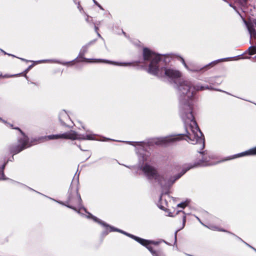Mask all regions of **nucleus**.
<instances>
[{"label": "nucleus", "mask_w": 256, "mask_h": 256, "mask_svg": "<svg viewBox=\"0 0 256 256\" xmlns=\"http://www.w3.org/2000/svg\"><path fill=\"white\" fill-rule=\"evenodd\" d=\"M186 206V202H182V203H180V204H178V207H180L182 208H184L185 206Z\"/></svg>", "instance_id": "19"}, {"label": "nucleus", "mask_w": 256, "mask_h": 256, "mask_svg": "<svg viewBox=\"0 0 256 256\" xmlns=\"http://www.w3.org/2000/svg\"><path fill=\"white\" fill-rule=\"evenodd\" d=\"M208 228H209L210 229V230H219L218 228V227L216 226H212V225H210L208 226H207ZM222 231H224V230H221Z\"/></svg>", "instance_id": "17"}, {"label": "nucleus", "mask_w": 256, "mask_h": 256, "mask_svg": "<svg viewBox=\"0 0 256 256\" xmlns=\"http://www.w3.org/2000/svg\"><path fill=\"white\" fill-rule=\"evenodd\" d=\"M159 176H159V177H158V179H159V180H158V179H157V180H156L157 181H158V182H159L161 184H164L162 182V180L164 179V178L163 176H160V175H159ZM164 184H166V183H165Z\"/></svg>", "instance_id": "18"}, {"label": "nucleus", "mask_w": 256, "mask_h": 256, "mask_svg": "<svg viewBox=\"0 0 256 256\" xmlns=\"http://www.w3.org/2000/svg\"><path fill=\"white\" fill-rule=\"evenodd\" d=\"M181 116L185 124L186 136L188 142L198 146L197 150H202L204 147V136L199 129L192 113V107L190 104H185L181 111Z\"/></svg>", "instance_id": "1"}, {"label": "nucleus", "mask_w": 256, "mask_h": 256, "mask_svg": "<svg viewBox=\"0 0 256 256\" xmlns=\"http://www.w3.org/2000/svg\"><path fill=\"white\" fill-rule=\"evenodd\" d=\"M4 179H5V178H4V174L3 172H2L1 173L0 176V180H4Z\"/></svg>", "instance_id": "23"}, {"label": "nucleus", "mask_w": 256, "mask_h": 256, "mask_svg": "<svg viewBox=\"0 0 256 256\" xmlns=\"http://www.w3.org/2000/svg\"><path fill=\"white\" fill-rule=\"evenodd\" d=\"M68 206L70 208H72V209L74 210H75L77 211V210H76V208H74V207L72 206Z\"/></svg>", "instance_id": "24"}, {"label": "nucleus", "mask_w": 256, "mask_h": 256, "mask_svg": "<svg viewBox=\"0 0 256 256\" xmlns=\"http://www.w3.org/2000/svg\"><path fill=\"white\" fill-rule=\"evenodd\" d=\"M249 33L252 37L256 38V20H254L248 22L244 20Z\"/></svg>", "instance_id": "13"}, {"label": "nucleus", "mask_w": 256, "mask_h": 256, "mask_svg": "<svg viewBox=\"0 0 256 256\" xmlns=\"http://www.w3.org/2000/svg\"><path fill=\"white\" fill-rule=\"evenodd\" d=\"M0 120H2V119L0 118Z\"/></svg>", "instance_id": "33"}, {"label": "nucleus", "mask_w": 256, "mask_h": 256, "mask_svg": "<svg viewBox=\"0 0 256 256\" xmlns=\"http://www.w3.org/2000/svg\"><path fill=\"white\" fill-rule=\"evenodd\" d=\"M178 213H182V222H183L182 227H184V224H185L186 222V214H184V212L178 211Z\"/></svg>", "instance_id": "16"}, {"label": "nucleus", "mask_w": 256, "mask_h": 256, "mask_svg": "<svg viewBox=\"0 0 256 256\" xmlns=\"http://www.w3.org/2000/svg\"><path fill=\"white\" fill-rule=\"evenodd\" d=\"M92 217L95 222H98L99 224H102L106 228V230H107L108 232L116 231V232H122V234H124L126 235H128V236H130V237L134 239L136 241H137L140 244L142 245L146 246L149 250V251L151 252V254H152V255L153 256H160V255L157 252H156L153 250L152 246H151V244L150 243V242H149V240H144V239H142V238L134 236L130 234H128L126 233V232H123L120 230L115 228L114 227H112L111 226H110L106 224L104 222H102L100 221V220H98L95 216H92Z\"/></svg>", "instance_id": "5"}, {"label": "nucleus", "mask_w": 256, "mask_h": 256, "mask_svg": "<svg viewBox=\"0 0 256 256\" xmlns=\"http://www.w3.org/2000/svg\"><path fill=\"white\" fill-rule=\"evenodd\" d=\"M180 60L182 61V63L184 65V67L188 69V70H189L188 66L186 65V64L185 62H184V59L182 58H180Z\"/></svg>", "instance_id": "20"}, {"label": "nucleus", "mask_w": 256, "mask_h": 256, "mask_svg": "<svg viewBox=\"0 0 256 256\" xmlns=\"http://www.w3.org/2000/svg\"><path fill=\"white\" fill-rule=\"evenodd\" d=\"M4 166H5V164H4V165H3V166H2V170L4 168Z\"/></svg>", "instance_id": "26"}, {"label": "nucleus", "mask_w": 256, "mask_h": 256, "mask_svg": "<svg viewBox=\"0 0 256 256\" xmlns=\"http://www.w3.org/2000/svg\"><path fill=\"white\" fill-rule=\"evenodd\" d=\"M227 59H228V58H224V59H220V60H218V61L220 62V61L226 60Z\"/></svg>", "instance_id": "25"}, {"label": "nucleus", "mask_w": 256, "mask_h": 256, "mask_svg": "<svg viewBox=\"0 0 256 256\" xmlns=\"http://www.w3.org/2000/svg\"><path fill=\"white\" fill-rule=\"evenodd\" d=\"M98 36H100V35L98 33Z\"/></svg>", "instance_id": "30"}, {"label": "nucleus", "mask_w": 256, "mask_h": 256, "mask_svg": "<svg viewBox=\"0 0 256 256\" xmlns=\"http://www.w3.org/2000/svg\"><path fill=\"white\" fill-rule=\"evenodd\" d=\"M208 88V86H204L200 84L193 86L190 82L187 80H181L177 84L178 92L181 100L183 99L190 100L196 92Z\"/></svg>", "instance_id": "3"}, {"label": "nucleus", "mask_w": 256, "mask_h": 256, "mask_svg": "<svg viewBox=\"0 0 256 256\" xmlns=\"http://www.w3.org/2000/svg\"><path fill=\"white\" fill-rule=\"evenodd\" d=\"M94 2L100 8L102 9V7L100 6V4L96 0H93Z\"/></svg>", "instance_id": "22"}, {"label": "nucleus", "mask_w": 256, "mask_h": 256, "mask_svg": "<svg viewBox=\"0 0 256 256\" xmlns=\"http://www.w3.org/2000/svg\"><path fill=\"white\" fill-rule=\"evenodd\" d=\"M199 152L200 153V156L201 157L202 160L197 164H190L188 168L187 169L185 170L182 174L178 176L172 182H174L176 179H178L179 178H180L182 175L186 172V170L192 168L196 167L198 166H208L216 164L218 163V162H216L215 160H214L213 157L212 156H210L208 152Z\"/></svg>", "instance_id": "7"}, {"label": "nucleus", "mask_w": 256, "mask_h": 256, "mask_svg": "<svg viewBox=\"0 0 256 256\" xmlns=\"http://www.w3.org/2000/svg\"><path fill=\"white\" fill-rule=\"evenodd\" d=\"M247 155H256V146L254 148H253L247 151H246L244 152L238 154L234 155L230 157L228 160H231L232 158H236L242 156H244Z\"/></svg>", "instance_id": "14"}, {"label": "nucleus", "mask_w": 256, "mask_h": 256, "mask_svg": "<svg viewBox=\"0 0 256 256\" xmlns=\"http://www.w3.org/2000/svg\"><path fill=\"white\" fill-rule=\"evenodd\" d=\"M248 50L249 52V54L250 55H252V54H256V47L254 46H250L248 48Z\"/></svg>", "instance_id": "15"}, {"label": "nucleus", "mask_w": 256, "mask_h": 256, "mask_svg": "<svg viewBox=\"0 0 256 256\" xmlns=\"http://www.w3.org/2000/svg\"><path fill=\"white\" fill-rule=\"evenodd\" d=\"M18 130L22 136V138L18 140V144L17 146H12L10 148V151L14 154H16L24 149L29 148L32 144L29 142L28 138L18 128H14Z\"/></svg>", "instance_id": "8"}, {"label": "nucleus", "mask_w": 256, "mask_h": 256, "mask_svg": "<svg viewBox=\"0 0 256 256\" xmlns=\"http://www.w3.org/2000/svg\"><path fill=\"white\" fill-rule=\"evenodd\" d=\"M84 61L88 62H106L108 64H110L114 65L123 66H132L131 62H110L107 60H102V59H86L84 58Z\"/></svg>", "instance_id": "12"}, {"label": "nucleus", "mask_w": 256, "mask_h": 256, "mask_svg": "<svg viewBox=\"0 0 256 256\" xmlns=\"http://www.w3.org/2000/svg\"><path fill=\"white\" fill-rule=\"evenodd\" d=\"M44 140L43 141H47L57 139H70V140H94V134H86L80 136L77 134L75 132L70 130L68 132H65L62 134H52L48 136H45L42 138Z\"/></svg>", "instance_id": "6"}, {"label": "nucleus", "mask_w": 256, "mask_h": 256, "mask_svg": "<svg viewBox=\"0 0 256 256\" xmlns=\"http://www.w3.org/2000/svg\"><path fill=\"white\" fill-rule=\"evenodd\" d=\"M142 172H144L145 176L148 179H154L158 180H159L158 178L159 174H158L156 170L152 166L146 164L142 168H141Z\"/></svg>", "instance_id": "10"}, {"label": "nucleus", "mask_w": 256, "mask_h": 256, "mask_svg": "<svg viewBox=\"0 0 256 256\" xmlns=\"http://www.w3.org/2000/svg\"><path fill=\"white\" fill-rule=\"evenodd\" d=\"M69 200L73 204L78 208V212L81 210L86 211L85 208H80L82 200L80 194H78V188L77 185H72L69 190Z\"/></svg>", "instance_id": "9"}, {"label": "nucleus", "mask_w": 256, "mask_h": 256, "mask_svg": "<svg viewBox=\"0 0 256 256\" xmlns=\"http://www.w3.org/2000/svg\"><path fill=\"white\" fill-rule=\"evenodd\" d=\"M96 31H97V30H98V28L97 27H96Z\"/></svg>", "instance_id": "29"}, {"label": "nucleus", "mask_w": 256, "mask_h": 256, "mask_svg": "<svg viewBox=\"0 0 256 256\" xmlns=\"http://www.w3.org/2000/svg\"><path fill=\"white\" fill-rule=\"evenodd\" d=\"M92 217L95 222H98L99 224H102L106 228V230H107L108 232L116 231V232H122V234H124L126 235H128V236H130V237L134 239L136 241H137L140 244L142 245L146 246L149 250V251L151 252V254H152V255L153 256H160V255L157 252H156L153 250L152 246H151V244L150 243V242H149V240H144V239H142V238L134 236L130 234H128L126 233V232H123L120 230L115 228L114 227H112L111 226H110L106 224L104 222H102L100 221V220H98L95 216H92Z\"/></svg>", "instance_id": "4"}, {"label": "nucleus", "mask_w": 256, "mask_h": 256, "mask_svg": "<svg viewBox=\"0 0 256 256\" xmlns=\"http://www.w3.org/2000/svg\"><path fill=\"white\" fill-rule=\"evenodd\" d=\"M150 242V243L152 244H154V245H158V244L159 242H158L152 241V240H149Z\"/></svg>", "instance_id": "21"}, {"label": "nucleus", "mask_w": 256, "mask_h": 256, "mask_svg": "<svg viewBox=\"0 0 256 256\" xmlns=\"http://www.w3.org/2000/svg\"><path fill=\"white\" fill-rule=\"evenodd\" d=\"M86 20L88 22V16H87V18L86 19Z\"/></svg>", "instance_id": "27"}, {"label": "nucleus", "mask_w": 256, "mask_h": 256, "mask_svg": "<svg viewBox=\"0 0 256 256\" xmlns=\"http://www.w3.org/2000/svg\"><path fill=\"white\" fill-rule=\"evenodd\" d=\"M143 56L144 60H151L147 69V72L149 74L159 77L166 76L172 80L180 77L181 73L178 70L166 68H160L158 62L160 60V56L148 48H144Z\"/></svg>", "instance_id": "2"}, {"label": "nucleus", "mask_w": 256, "mask_h": 256, "mask_svg": "<svg viewBox=\"0 0 256 256\" xmlns=\"http://www.w3.org/2000/svg\"><path fill=\"white\" fill-rule=\"evenodd\" d=\"M180 136H171L164 138H160L156 142L157 144L166 145L180 140Z\"/></svg>", "instance_id": "11"}, {"label": "nucleus", "mask_w": 256, "mask_h": 256, "mask_svg": "<svg viewBox=\"0 0 256 256\" xmlns=\"http://www.w3.org/2000/svg\"><path fill=\"white\" fill-rule=\"evenodd\" d=\"M22 60H24V58H20Z\"/></svg>", "instance_id": "31"}, {"label": "nucleus", "mask_w": 256, "mask_h": 256, "mask_svg": "<svg viewBox=\"0 0 256 256\" xmlns=\"http://www.w3.org/2000/svg\"><path fill=\"white\" fill-rule=\"evenodd\" d=\"M78 8L80 10L82 8H80L79 6H78Z\"/></svg>", "instance_id": "28"}, {"label": "nucleus", "mask_w": 256, "mask_h": 256, "mask_svg": "<svg viewBox=\"0 0 256 256\" xmlns=\"http://www.w3.org/2000/svg\"><path fill=\"white\" fill-rule=\"evenodd\" d=\"M198 220L200 222L199 218H197Z\"/></svg>", "instance_id": "32"}]
</instances>
